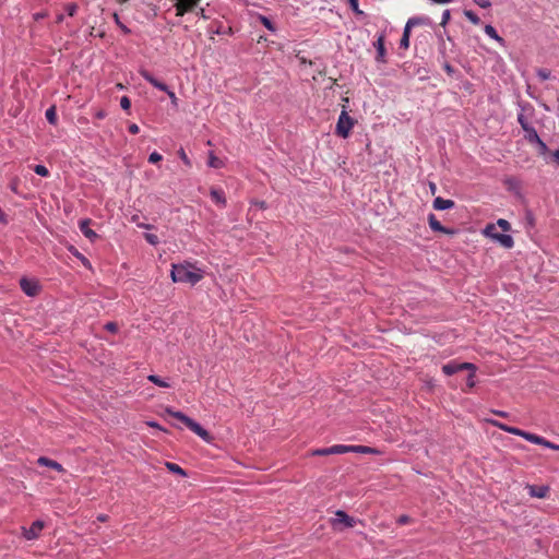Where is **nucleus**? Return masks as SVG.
<instances>
[{
  "instance_id": "obj_1",
  "label": "nucleus",
  "mask_w": 559,
  "mask_h": 559,
  "mask_svg": "<svg viewBox=\"0 0 559 559\" xmlns=\"http://www.w3.org/2000/svg\"><path fill=\"white\" fill-rule=\"evenodd\" d=\"M202 278L203 271L192 263L185 262L179 264H173L171 280L175 283H186L190 285H195Z\"/></svg>"
},
{
  "instance_id": "obj_2",
  "label": "nucleus",
  "mask_w": 559,
  "mask_h": 559,
  "mask_svg": "<svg viewBox=\"0 0 559 559\" xmlns=\"http://www.w3.org/2000/svg\"><path fill=\"white\" fill-rule=\"evenodd\" d=\"M167 414L170 416L177 418L181 423H183L191 431H193L195 435H198L202 440H204L207 443H211L213 441V437L210 435L207 430H205L200 424L191 419L190 417L186 416L181 412H176L170 408L166 409Z\"/></svg>"
},
{
  "instance_id": "obj_3",
  "label": "nucleus",
  "mask_w": 559,
  "mask_h": 559,
  "mask_svg": "<svg viewBox=\"0 0 559 559\" xmlns=\"http://www.w3.org/2000/svg\"><path fill=\"white\" fill-rule=\"evenodd\" d=\"M355 126V120L347 114V111L344 109L342 110L341 115L338 116L335 133L346 139L349 136V133L352 129Z\"/></svg>"
},
{
  "instance_id": "obj_4",
  "label": "nucleus",
  "mask_w": 559,
  "mask_h": 559,
  "mask_svg": "<svg viewBox=\"0 0 559 559\" xmlns=\"http://www.w3.org/2000/svg\"><path fill=\"white\" fill-rule=\"evenodd\" d=\"M141 76L147 81L150 84H152L154 87L158 88L159 91H163L167 93L168 97L170 98V102L174 107L178 106V98L176 94L168 88V86L160 82L159 80L155 79L147 70H141L140 71Z\"/></svg>"
},
{
  "instance_id": "obj_5",
  "label": "nucleus",
  "mask_w": 559,
  "mask_h": 559,
  "mask_svg": "<svg viewBox=\"0 0 559 559\" xmlns=\"http://www.w3.org/2000/svg\"><path fill=\"white\" fill-rule=\"evenodd\" d=\"M484 235L498 241L502 247L511 249L514 246V240L510 235L499 234L496 231L493 224H488L484 229Z\"/></svg>"
},
{
  "instance_id": "obj_6",
  "label": "nucleus",
  "mask_w": 559,
  "mask_h": 559,
  "mask_svg": "<svg viewBox=\"0 0 559 559\" xmlns=\"http://www.w3.org/2000/svg\"><path fill=\"white\" fill-rule=\"evenodd\" d=\"M201 3V0H177L175 3L176 16H183L193 12Z\"/></svg>"
},
{
  "instance_id": "obj_7",
  "label": "nucleus",
  "mask_w": 559,
  "mask_h": 559,
  "mask_svg": "<svg viewBox=\"0 0 559 559\" xmlns=\"http://www.w3.org/2000/svg\"><path fill=\"white\" fill-rule=\"evenodd\" d=\"M462 370H476V368L471 362L457 364V362H454V361L448 362V364L443 365V367H442V371L447 376H452V374H454V373H456L459 371H462Z\"/></svg>"
},
{
  "instance_id": "obj_8",
  "label": "nucleus",
  "mask_w": 559,
  "mask_h": 559,
  "mask_svg": "<svg viewBox=\"0 0 559 559\" xmlns=\"http://www.w3.org/2000/svg\"><path fill=\"white\" fill-rule=\"evenodd\" d=\"M20 286L21 289L29 297L38 295L40 289L37 281L28 280L26 277L20 280Z\"/></svg>"
},
{
  "instance_id": "obj_9",
  "label": "nucleus",
  "mask_w": 559,
  "mask_h": 559,
  "mask_svg": "<svg viewBox=\"0 0 559 559\" xmlns=\"http://www.w3.org/2000/svg\"><path fill=\"white\" fill-rule=\"evenodd\" d=\"M44 522L43 521H35L33 522V524L31 525V527L28 528H25L23 527V536L27 539V540H33V539H36L38 538L40 532L43 531L44 528Z\"/></svg>"
},
{
  "instance_id": "obj_10",
  "label": "nucleus",
  "mask_w": 559,
  "mask_h": 559,
  "mask_svg": "<svg viewBox=\"0 0 559 559\" xmlns=\"http://www.w3.org/2000/svg\"><path fill=\"white\" fill-rule=\"evenodd\" d=\"M335 519L332 521L333 526H336L338 524H343L346 527H353L356 524V520L352 516H349L344 511H336L335 512Z\"/></svg>"
},
{
  "instance_id": "obj_11",
  "label": "nucleus",
  "mask_w": 559,
  "mask_h": 559,
  "mask_svg": "<svg viewBox=\"0 0 559 559\" xmlns=\"http://www.w3.org/2000/svg\"><path fill=\"white\" fill-rule=\"evenodd\" d=\"M428 224H429V227L433 231L443 233V234H447V235H454L455 234L454 229H450V228H447V227L442 226L441 223L437 219V217L433 214H429V216H428Z\"/></svg>"
},
{
  "instance_id": "obj_12",
  "label": "nucleus",
  "mask_w": 559,
  "mask_h": 559,
  "mask_svg": "<svg viewBox=\"0 0 559 559\" xmlns=\"http://www.w3.org/2000/svg\"><path fill=\"white\" fill-rule=\"evenodd\" d=\"M487 421L489 424H491L492 426L499 428L500 430L509 432L511 435L520 436L522 438H523V435H525L524 430H521V429L515 428V427L508 426V425L502 424V423H500L498 420L487 419Z\"/></svg>"
},
{
  "instance_id": "obj_13",
  "label": "nucleus",
  "mask_w": 559,
  "mask_h": 559,
  "mask_svg": "<svg viewBox=\"0 0 559 559\" xmlns=\"http://www.w3.org/2000/svg\"><path fill=\"white\" fill-rule=\"evenodd\" d=\"M90 224H91V219L85 218L79 223V227H80V230L82 231V234L86 238H88L91 240H95L96 238H98V235L93 229L90 228Z\"/></svg>"
},
{
  "instance_id": "obj_14",
  "label": "nucleus",
  "mask_w": 559,
  "mask_h": 559,
  "mask_svg": "<svg viewBox=\"0 0 559 559\" xmlns=\"http://www.w3.org/2000/svg\"><path fill=\"white\" fill-rule=\"evenodd\" d=\"M455 203L452 200L443 199L441 197H437L433 200L432 207L437 211H444L454 207Z\"/></svg>"
},
{
  "instance_id": "obj_15",
  "label": "nucleus",
  "mask_w": 559,
  "mask_h": 559,
  "mask_svg": "<svg viewBox=\"0 0 559 559\" xmlns=\"http://www.w3.org/2000/svg\"><path fill=\"white\" fill-rule=\"evenodd\" d=\"M37 464L41 465V466H47L49 468H52V469L57 471L58 473H63L64 472V468L62 467L61 464H59L57 461H53V460L48 459L46 456L38 457Z\"/></svg>"
},
{
  "instance_id": "obj_16",
  "label": "nucleus",
  "mask_w": 559,
  "mask_h": 559,
  "mask_svg": "<svg viewBox=\"0 0 559 559\" xmlns=\"http://www.w3.org/2000/svg\"><path fill=\"white\" fill-rule=\"evenodd\" d=\"M374 47L377 49V61H381V62H384V58H385V47H384V36L383 35H380L377 39V41L374 43Z\"/></svg>"
},
{
  "instance_id": "obj_17",
  "label": "nucleus",
  "mask_w": 559,
  "mask_h": 559,
  "mask_svg": "<svg viewBox=\"0 0 559 559\" xmlns=\"http://www.w3.org/2000/svg\"><path fill=\"white\" fill-rule=\"evenodd\" d=\"M528 492L532 497L545 498L549 492V488L545 486H528Z\"/></svg>"
},
{
  "instance_id": "obj_18",
  "label": "nucleus",
  "mask_w": 559,
  "mask_h": 559,
  "mask_svg": "<svg viewBox=\"0 0 559 559\" xmlns=\"http://www.w3.org/2000/svg\"><path fill=\"white\" fill-rule=\"evenodd\" d=\"M210 194H211L212 200L216 204H218L221 206H225L226 205V198H225V193H224L223 190H221V189H212Z\"/></svg>"
},
{
  "instance_id": "obj_19",
  "label": "nucleus",
  "mask_w": 559,
  "mask_h": 559,
  "mask_svg": "<svg viewBox=\"0 0 559 559\" xmlns=\"http://www.w3.org/2000/svg\"><path fill=\"white\" fill-rule=\"evenodd\" d=\"M429 23H430L429 17H426V16H415V17H411L407 21L405 26L411 29L412 27H415V26H418V25H428Z\"/></svg>"
},
{
  "instance_id": "obj_20",
  "label": "nucleus",
  "mask_w": 559,
  "mask_h": 559,
  "mask_svg": "<svg viewBox=\"0 0 559 559\" xmlns=\"http://www.w3.org/2000/svg\"><path fill=\"white\" fill-rule=\"evenodd\" d=\"M353 452L354 453H362V454H380L381 453L378 449L367 447V445H354Z\"/></svg>"
},
{
  "instance_id": "obj_21",
  "label": "nucleus",
  "mask_w": 559,
  "mask_h": 559,
  "mask_svg": "<svg viewBox=\"0 0 559 559\" xmlns=\"http://www.w3.org/2000/svg\"><path fill=\"white\" fill-rule=\"evenodd\" d=\"M354 445L335 444L332 445V454H344L353 452Z\"/></svg>"
},
{
  "instance_id": "obj_22",
  "label": "nucleus",
  "mask_w": 559,
  "mask_h": 559,
  "mask_svg": "<svg viewBox=\"0 0 559 559\" xmlns=\"http://www.w3.org/2000/svg\"><path fill=\"white\" fill-rule=\"evenodd\" d=\"M207 165L212 168H222L223 162L213 152L209 154Z\"/></svg>"
},
{
  "instance_id": "obj_23",
  "label": "nucleus",
  "mask_w": 559,
  "mask_h": 559,
  "mask_svg": "<svg viewBox=\"0 0 559 559\" xmlns=\"http://www.w3.org/2000/svg\"><path fill=\"white\" fill-rule=\"evenodd\" d=\"M147 380L160 388H169L170 386V384L167 381L163 380L160 377L155 376V374H150L147 377Z\"/></svg>"
},
{
  "instance_id": "obj_24",
  "label": "nucleus",
  "mask_w": 559,
  "mask_h": 559,
  "mask_svg": "<svg viewBox=\"0 0 559 559\" xmlns=\"http://www.w3.org/2000/svg\"><path fill=\"white\" fill-rule=\"evenodd\" d=\"M485 33L492 39L499 41V43H502L503 39L502 37H500L496 31V28L491 25H486L485 26Z\"/></svg>"
},
{
  "instance_id": "obj_25",
  "label": "nucleus",
  "mask_w": 559,
  "mask_h": 559,
  "mask_svg": "<svg viewBox=\"0 0 559 559\" xmlns=\"http://www.w3.org/2000/svg\"><path fill=\"white\" fill-rule=\"evenodd\" d=\"M46 119L48 120L49 123L51 124H56L57 123V111H56V107L55 106H51L49 107L47 110H46Z\"/></svg>"
},
{
  "instance_id": "obj_26",
  "label": "nucleus",
  "mask_w": 559,
  "mask_h": 559,
  "mask_svg": "<svg viewBox=\"0 0 559 559\" xmlns=\"http://www.w3.org/2000/svg\"><path fill=\"white\" fill-rule=\"evenodd\" d=\"M409 36H411V29L405 26L403 35H402V38L400 40V46L402 48H405V49L408 48V46H409Z\"/></svg>"
},
{
  "instance_id": "obj_27",
  "label": "nucleus",
  "mask_w": 559,
  "mask_h": 559,
  "mask_svg": "<svg viewBox=\"0 0 559 559\" xmlns=\"http://www.w3.org/2000/svg\"><path fill=\"white\" fill-rule=\"evenodd\" d=\"M523 438L534 444H538L540 445V443H543V437L540 436H537V435H534V433H531V432H527L525 431V435H523Z\"/></svg>"
},
{
  "instance_id": "obj_28",
  "label": "nucleus",
  "mask_w": 559,
  "mask_h": 559,
  "mask_svg": "<svg viewBox=\"0 0 559 559\" xmlns=\"http://www.w3.org/2000/svg\"><path fill=\"white\" fill-rule=\"evenodd\" d=\"M166 467L173 472V473H176V474H179L181 476H186V472L178 465V464H175V463H171V462H167L166 463Z\"/></svg>"
},
{
  "instance_id": "obj_29",
  "label": "nucleus",
  "mask_w": 559,
  "mask_h": 559,
  "mask_svg": "<svg viewBox=\"0 0 559 559\" xmlns=\"http://www.w3.org/2000/svg\"><path fill=\"white\" fill-rule=\"evenodd\" d=\"M259 21H260V22H261V24H262L263 26H265L269 31H271V32H275V26H274L273 22H272L269 17H266V16H264V15H259Z\"/></svg>"
},
{
  "instance_id": "obj_30",
  "label": "nucleus",
  "mask_w": 559,
  "mask_h": 559,
  "mask_svg": "<svg viewBox=\"0 0 559 559\" xmlns=\"http://www.w3.org/2000/svg\"><path fill=\"white\" fill-rule=\"evenodd\" d=\"M464 15L468 19V21L471 23H473L474 25H478L480 23V19L478 17L477 14H475L473 11L471 10H465L464 11Z\"/></svg>"
},
{
  "instance_id": "obj_31",
  "label": "nucleus",
  "mask_w": 559,
  "mask_h": 559,
  "mask_svg": "<svg viewBox=\"0 0 559 559\" xmlns=\"http://www.w3.org/2000/svg\"><path fill=\"white\" fill-rule=\"evenodd\" d=\"M33 169L37 175H39L41 177H49V175H50L48 168L44 165H36V166H34Z\"/></svg>"
},
{
  "instance_id": "obj_32",
  "label": "nucleus",
  "mask_w": 559,
  "mask_h": 559,
  "mask_svg": "<svg viewBox=\"0 0 559 559\" xmlns=\"http://www.w3.org/2000/svg\"><path fill=\"white\" fill-rule=\"evenodd\" d=\"M527 132V139L530 142H537L540 140L539 135L537 134L536 130L532 127H530Z\"/></svg>"
},
{
  "instance_id": "obj_33",
  "label": "nucleus",
  "mask_w": 559,
  "mask_h": 559,
  "mask_svg": "<svg viewBox=\"0 0 559 559\" xmlns=\"http://www.w3.org/2000/svg\"><path fill=\"white\" fill-rule=\"evenodd\" d=\"M114 20H115V23L120 27V29L124 33V34H129L131 31L130 28H128L119 19V15L117 13H114Z\"/></svg>"
},
{
  "instance_id": "obj_34",
  "label": "nucleus",
  "mask_w": 559,
  "mask_h": 559,
  "mask_svg": "<svg viewBox=\"0 0 559 559\" xmlns=\"http://www.w3.org/2000/svg\"><path fill=\"white\" fill-rule=\"evenodd\" d=\"M497 225L503 230V231H509L511 229V225L510 223L507 221V219H503V218H499L497 221Z\"/></svg>"
},
{
  "instance_id": "obj_35",
  "label": "nucleus",
  "mask_w": 559,
  "mask_h": 559,
  "mask_svg": "<svg viewBox=\"0 0 559 559\" xmlns=\"http://www.w3.org/2000/svg\"><path fill=\"white\" fill-rule=\"evenodd\" d=\"M332 454V447L330 448H324V449H317L314 451H312V455H330Z\"/></svg>"
},
{
  "instance_id": "obj_36",
  "label": "nucleus",
  "mask_w": 559,
  "mask_h": 559,
  "mask_svg": "<svg viewBox=\"0 0 559 559\" xmlns=\"http://www.w3.org/2000/svg\"><path fill=\"white\" fill-rule=\"evenodd\" d=\"M66 11L69 16H74L78 11V5L75 3H69L66 7Z\"/></svg>"
},
{
  "instance_id": "obj_37",
  "label": "nucleus",
  "mask_w": 559,
  "mask_h": 559,
  "mask_svg": "<svg viewBox=\"0 0 559 559\" xmlns=\"http://www.w3.org/2000/svg\"><path fill=\"white\" fill-rule=\"evenodd\" d=\"M120 106H121V108H122L123 110H129V109H130V107H131V100H130V98H129V97H127V96L121 97V99H120Z\"/></svg>"
},
{
  "instance_id": "obj_38",
  "label": "nucleus",
  "mask_w": 559,
  "mask_h": 559,
  "mask_svg": "<svg viewBox=\"0 0 559 559\" xmlns=\"http://www.w3.org/2000/svg\"><path fill=\"white\" fill-rule=\"evenodd\" d=\"M145 239L151 245H157L159 242L158 237L155 234H145Z\"/></svg>"
},
{
  "instance_id": "obj_39",
  "label": "nucleus",
  "mask_w": 559,
  "mask_h": 559,
  "mask_svg": "<svg viewBox=\"0 0 559 559\" xmlns=\"http://www.w3.org/2000/svg\"><path fill=\"white\" fill-rule=\"evenodd\" d=\"M162 155L157 152H153L150 156H148V162L152 163V164H156L158 162L162 160Z\"/></svg>"
},
{
  "instance_id": "obj_40",
  "label": "nucleus",
  "mask_w": 559,
  "mask_h": 559,
  "mask_svg": "<svg viewBox=\"0 0 559 559\" xmlns=\"http://www.w3.org/2000/svg\"><path fill=\"white\" fill-rule=\"evenodd\" d=\"M537 75L540 78V80L546 81L550 78V71L547 69H539L537 71Z\"/></svg>"
},
{
  "instance_id": "obj_41",
  "label": "nucleus",
  "mask_w": 559,
  "mask_h": 559,
  "mask_svg": "<svg viewBox=\"0 0 559 559\" xmlns=\"http://www.w3.org/2000/svg\"><path fill=\"white\" fill-rule=\"evenodd\" d=\"M349 2V5L352 8V10L356 13V14H362L364 12L359 9V5H358V0H348Z\"/></svg>"
},
{
  "instance_id": "obj_42",
  "label": "nucleus",
  "mask_w": 559,
  "mask_h": 559,
  "mask_svg": "<svg viewBox=\"0 0 559 559\" xmlns=\"http://www.w3.org/2000/svg\"><path fill=\"white\" fill-rule=\"evenodd\" d=\"M450 17H451L450 10H444L442 13V20L440 22V25L445 26L448 24V22L450 21Z\"/></svg>"
},
{
  "instance_id": "obj_43",
  "label": "nucleus",
  "mask_w": 559,
  "mask_h": 559,
  "mask_svg": "<svg viewBox=\"0 0 559 559\" xmlns=\"http://www.w3.org/2000/svg\"><path fill=\"white\" fill-rule=\"evenodd\" d=\"M178 155L179 157L181 158V160L187 165V166H191V162L189 159V157L187 156L186 152L183 151V148H180L178 151Z\"/></svg>"
},
{
  "instance_id": "obj_44",
  "label": "nucleus",
  "mask_w": 559,
  "mask_h": 559,
  "mask_svg": "<svg viewBox=\"0 0 559 559\" xmlns=\"http://www.w3.org/2000/svg\"><path fill=\"white\" fill-rule=\"evenodd\" d=\"M104 328L111 333H116L118 331V325L116 322H107Z\"/></svg>"
},
{
  "instance_id": "obj_45",
  "label": "nucleus",
  "mask_w": 559,
  "mask_h": 559,
  "mask_svg": "<svg viewBox=\"0 0 559 559\" xmlns=\"http://www.w3.org/2000/svg\"><path fill=\"white\" fill-rule=\"evenodd\" d=\"M543 443H540V445L545 447V448H549V449H552V450H559V445L558 444H555L550 441H548L547 439L543 438Z\"/></svg>"
},
{
  "instance_id": "obj_46",
  "label": "nucleus",
  "mask_w": 559,
  "mask_h": 559,
  "mask_svg": "<svg viewBox=\"0 0 559 559\" xmlns=\"http://www.w3.org/2000/svg\"><path fill=\"white\" fill-rule=\"evenodd\" d=\"M396 522L400 525H405V524L411 523L412 519L408 515L403 514V515L399 516Z\"/></svg>"
},
{
  "instance_id": "obj_47",
  "label": "nucleus",
  "mask_w": 559,
  "mask_h": 559,
  "mask_svg": "<svg viewBox=\"0 0 559 559\" xmlns=\"http://www.w3.org/2000/svg\"><path fill=\"white\" fill-rule=\"evenodd\" d=\"M473 372L468 374L467 377V381H466V384L469 389L474 388L475 385V370H472Z\"/></svg>"
},
{
  "instance_id": "obj_48",
  "label": "nucleus",
  "mask_w": 559,
  "mask_h": 559,
  "mask_svg": "<svg viewBox=\"0 0 559 559\" xmlns=\"http://www.w3.org/2000/svg\"><path fill=\"white\" fill-rule=\"evenodd\" d=\"M518 121H519V123L521 124V127L523 128V130H524V131H528L530 126H528V123L526 122V120H525V118L523 117V115H520V116H519Z\"/></svg>"
},
{
  "instance_id": "obj_49",
  "label": "nucleus",
  "mask_w": 559,
  "mask_h": 559,
  "mask_svg": "<svg viewBox=\"0 0 559 559\" xmlns=\"http://www.w3.org/2000/svg\"><path fill=\"white\" fill-rule=\"evenodd\" d=\"M474 2L483 9H487L491 5L490 0H474Z\"/></svg>"
},
{
  "instance_id": "obj_50",
  "label": "nucleus",
  "mask_w": 559,
  "mask_h": 559,
  "mask_svg": "<svg viewBox=\"0 0 559 559\" xmlns=\"http://www.w3.org/2000/svg\"><path fill=\"white\" fill-rule=\"evenodd\" d=\"M129 132L132 134H138L140 132V128L136 123H131L129 126Z\"/></svg>"
},
{
  "instance_id": "obj_51",
  "label": "nucleus",
  "mask_w": 559,
  "mask_h": 559,
  "mask_svg": "<svg viewBox=\"0 0 559 559\" xmlns=\"http://www.w3.org/2000/svg\"><path fill=\"white\" fill-rule=\"evenodd\" d=\"M536 143L539 146L540 154H545L548 150L547 145L542 140L537 141Z\"/></svg>"
},
{
  "instance_id": "obj_52",
  "label": "nucleus",
  "mask_w": 559,
  "mask_h": 559,
  "mask_svg": "<svg viewBox=\"0 0 559 559\" xmlns=\"http://www.w3.org/2000/svg\"><path fill=\"white\" fill-rule=\"evenodd\" d=\"M106 117V111L105 110H98L96 114H95V118L96 119H104Z\"/></svg>"
},
{
  "instance_id": "obj_53",
  "label": "nucleus",
  "mask_w": 559,
  "mask_h": 559,
  "mask_svg": "<svg viewBox=\"0 0 559 559\" xmlns=\"http://www.w3.org/2000/svg\"><path fill=\"white\" fill-rule=\"evenodd\" d=\"M492 413L500 417H508V413H506L503 411H492Z\"/></svg>"
},
{
  "instance_id": "obj_54",
  "label": "nucleus",
  "mask_w": 559,
  "mask_h": 559,
  "mask_svg": "<svg viewBox=\"0 0 559 559\" xmlns=\"http://www.w3.org/2000/svg\"><path fill=\"white\" fill-rule=\"evenodd\" d=\"M555 162L559 165V148L552 153Z\"/></svg>"
},
{
  "instance_id": "obj_55",
  "label": "nucleus",
  "mask_w": 559,
  "mask_h": 559,
  "mask_svg": "<svg viewBox=\"0 0 559 559\" xmlns=\"http://www.w3.org/2000/svg\"><path fill=\"white\" fill-rule=\"evenodd\" d=\"M16 188H17V179H15L12 183H11V190L16 192Z\"/></svg>"
},
{
  "instance_id": "obj_56",
  "label": "nucleus",
  "mask_w": 559,
  "mask_h": 559,
  "mask_svg": "<svg viewBox=\"0 0 559 559\" xmlns=\"http://www.w3.org/2000/svg\"><path fill=\"white\" fill-rule=\"evenodd\" d=\"M444 70H445L449 74L453 73V68H452L450 64H445V66H444Z\"/></svg>"
},
{
  "instance_id": "obj_57",
  "label": "nucleus",
  "mask_w": 559,
  "mask_h": 559,
  "mask_svg": "<svg viewBox=\"0 0 559 559\" xmlns=\"http://www.w3.org/2000/svg\"><path fill=\"white\" fill-rule=\"evenodd\" d=\"M429 188H430V190H431V193H435V192H436V190H437V186H436V183H433V182H430V183H429Z\"/></svg>"
},
{
  "instance_id": "obj_58",
  "label": "nucleus",
  "mask_w": 559,
  "mask_h": 559,
  "mask_svg": "<svg viewBox=\"0 0 559 559\" xmlns=\"http://www.w3.org/2000/svg\"><path fill=\"white\" fill-rule=\"evenodd\" d=\"M147 425H148L150 427L160 428V427H159V425H158L157 423H155V421H148V423H147Z\"/></svg>"
},
{
  "instance_id": "obj_59",
  "label": "nucleus",
  "mask_w": 559,
  "mask_h": 559,
  "mask_svg": "<svg viewBox=\"0 0 559 559\" xmlns=\"http://www.w3.org/2000/svg\"><path fill=\"white\" fill-rule=\"evenodd\" d=\"M198 15L202 16V17H205V14H204V9L201 8L199 12H197Z\"/></svg>"
},
{
  "instance_id": "obj_60",
  "label": "nucleus",
  "mask_w": 559,
  "mask_h": 559,
  "mask_svg": "<svg viewBox=\"0 0 559 559\" xmlns=\"http://www.w3.org/2000/svg\"><path fill=\"white\" fill-rule=\"evenodd\" d=\"M82 261H83V264H84V265H87V264H88V261H87V259H86V258L82 257Z\"/></svg>"
},
{
  "instance_id": "obj_61",
  "label": "nucleus",
  "mask_w": 559,
  "mask_h": 559,
  "mask_svg": "<svg viewBox=\"0 0 559 559\" xmlns=\"http://www.w3.org/2000/svg\"><path fill=\"white\" fill-rule=\"evenodd\" d=\"M62 20H63V15H59L57 19V22L60 23V22H62Z\"/></svg>"
},
{
  "instance_id": "obj_62",
  "label": "nucleus",
  "mask_w": 559,
  "mask_h": 559,
  "mask_svg": "<svg viewBox=\"0 0 559 559\" xmlns=\"http://www.w3.org/2000/svg\"><path fill=\"white\" fill-rule=\"evenodd\" d=\"M44 16H45L44 14H39L38 13V14H36L35 19L38 20V19L44 17Z\"/></svg>"
},
{
  "instance_id": "obj_63",
  "label": "nucleus",
  "mask_w": 559,
  "mask_h": 559,
  "mask_svg": "<svg viewBox=\"0 0 559 559\" xmlns=\"http://www.w3.org/2000/svg\"><path fill=\"white\" fill-rule=\"evenodd\" d=\"M98 520H99V521H105V520H106V516H105V515H100V516H98Z\"/></svg>"
},
{
  "instance_id": "obj_64",
  "label": "nucleus",
  "mask_w": 559,
  "mask_h": 559,
  "mask_svg": "<svg viewBox=\"0 0 559 559\" xmlns=\"http://www.w3.org/2000/svg\"><path fill=\"white\" fill-rule=\"evenodd\" d=\"M117 1L122 4V3L128 2L129 0H117Z\"/></svg>"
}]
</instances>
